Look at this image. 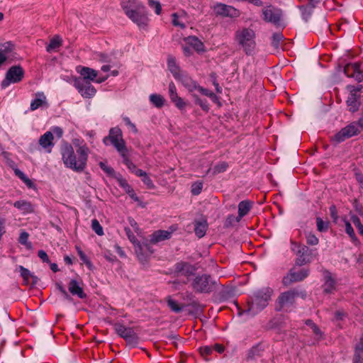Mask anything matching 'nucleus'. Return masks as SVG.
Masks as SVG:
<instances>
[{
	"mask_svg": "<svg viewBox=\"0 0 363 363\" xmlns=\"http://www.w3.org/2000/svg\"><path fill=\"white\" fill-rule=\"evenodd\" d=\"M273 294V289L269 287H264L257 291L249 305L247 312L255 315L263 310L269 303Z\"/></svg>",
	"mask_w": 363,
	"mask_h": 363,
	"instance_id": "2",
	"label": "nucleus"
},
{
	"mask_svg": "<svg viewBox=\"0 0 363 363\" xmlns=\"http://www.w3.org/2000/svg\"><path fill=\"white\" fill-rule=\"evenodd\" d=\"M91 228L98 235H104L103 228L96 219L91 220Z\"/></svg>",
	"mask_w": 363,
	"mask_h": 363,
	"instance_id": "44",
	"label": "nucleus"
},
{
	"mask_svg": "<svg viewBox=\"0 0 363 363\" xmlns=\"http://www.w3.org/2000/svg\"><path fill=\"white\" fill-rule=\"evenodd\" d=\"M114 329L117 334L124 339H130L133 336V330L130 328H127L122 324L116 323Z\"/></svg>",
	"mask_w": 363,
	"mask_h": 363,
	"instance_id": "26",
	"label": "nucleus"
},
{
	"mask_svg": "<svg viewBox=\"0 0 363 363\" xmlns=\"http://www.w3.org/2000/svg\"><path fill=\"white\" fill-rule=\"evenodd\" d=\"M344 72L347 77H353L358 82L363 81V74L359 63L347 65L344 68Z\"/></svg>",
	"mask_w": 363,
	"mask_h": 363,
	"instance_id": "16",
	"label": "nucleus"
},
{
	"mask_svg": "<svg viewBox=\"0 0 363 363\" xmlns=\"http://www.w3.org/2000/svg\"><path fill=\"white\" fill-rule=\"evenodd\" d=\"M216 16L222 17L237 18L240 16V11L232 6L222 3H216L211 6Z\"/></svg>",
	"mask_w": 363,
	"mask_h": 363,
	"instance_id": "7",
	"label": "nucleus"
},
{
	"mask_svg": "<svg viewBox=\"0 0 363 363\" xmlns=\"http://www.w3.org/2000/svg\"><path fill=\"white\" fill-rule=\"evenodd\" d=\"M306 238L308 245H316L318 243L317 237L311 233H307Z\"/></svg>",
	"mask_w": 363,
	"mask_h": 363,
	"instance_id": "54",
	"label": "nucleus"
},
{
	"mask_svg": "<svg viewBox=\"0 0 363 363\" xmlns=\"http://www.w3.org/2000/svg\"><path fill=\"white\" fill-rule=\"evenodd\" d=\"M121 6L126 16H128L136 9H141L143 4L138 0H122Z\"/></svg>",
	"mask_w": 363,
	"mask_h": 363,
	"instance_id": "20",
	"label": "nucleus"
},
{
	"mask_svg": "<svg viewBox=\"0 0 363 363\" xmlns=\"http://www.w3.org/2000/svg\"><path fill=\"white\" fill-rule=\"evenodd\" d=\"M345 231L349 235V236L350 237L353 242H356L357 240L354 231L351 224L348 221L345 222Z\"/></svg>",
	"mask_w": 363,
	"mask_h": 363,
	"instance_id": "46",
	"label": "nucleus"
},
{
	"mask_svg": "<svg viewBox=\"0 0 363 363\" xmlns=\"http://www.w3.org/2000/svg\"><path fill=\"white\" fill-rule=\"evenodd\" d=\"M74 86L84 98H92L96 93V89L90 82L86 81L84 79H76Z\"/></svg>",
	"mask_w": 363,
	"mask_h": 363,
	"instance_id": "9",
	"label": "nucleus"
},
{
	"mask_svg": "<svg viewBox=\"0 0 363 363\" xmlns=\"http://www.w3.org/2000/svg\"><path fill=\"white\" fill-rule=\"evenodd\" d=\"M363 130V118L358 122H354L346 127L342 128L337 133H336L333 140L337 143H340L352 136H354L362 132Z\"/></svg>",
	"mask_w": 363,
	"mask_h": 363,
	"instance_id": "4",
	"label": "nucleus"
},
{
	"mask_svg": "<svg viewBox=\"0 0 363 363\" xmlns=\"http://www.w3.org/2000/svg\"><path fill=\"white\" fill-rule=\"evenodd\" d=\"M260 355V351L258 347H252L247 354L246 359L247 361H252L255 359L257 357Z\"/></svg>",
	"mask_w": 363,
	"mask_h": 363,
	"instance_id": "42",
	"label": "nucleus"
},
{
	"mask_svg": "<svg viewBox=\"0 0 363 363\" xmlns=\"http://www.w3.org/2000/svg\"><path fill=\"white\" fill-rule=\"evenodd\" d=\"M363 353V337L356 345L354 359H361V354Z\"/></svg>",
	"mask_w": 363,
	"mask_h": 363,
	"instance_id": "47",
	"label": "nucleus"
},
{
	"mask_svg": "<svg viewBox=\"0 0 363 363\" xmlns=\"http://www.w3.org/2000/svg\"><path fill=\"white\" fill-rule=\"evenodd\" d=\"M192 96L194 99L195 103L199 105L203 111H208L209 110V106L206 100H202L195 94H193Z\"/></svg>",
	"mask_w": 363,
	"mask_h": 363,
	"instance_id": "41",
	"label": "nucleus"
},
{
	"mask_svg": "<svg viewBox=\"0 0 363 363\" xmlns=\"http://www.w3.org/2000/svg\"><path fill=\"white\" fill-rule=\"evenodd\" d=\"M72 144L76 147V150L79 149V147H84L89 152V150L88 147L86 146V145L85 143H84V142L82 140H81L80 139H78V138L74 139L72 140Z\"/></svg>",
	"mask_w": 363,
	"mask_h": 363,
	"instance_id": "59",
	"label": "nucleus"
},
{
	"mask_svg": "<svg viewBox=\"0 0 363 363\" xmlns=\"http://www.w3.org/2000/svg\"><path fill=\"white\" fill-rule=\"evenodd\" d=\"M29 235L26 232H22L19 236L18 241L21 245H23L28 249H30L32 247L31 243L28 242Z\"/></svg>",
	"mask_w": 363,
	"mask_h": 363,
	"instance_id": "40",
	"label": "nucleus"
},
{
	"mask_svg": "<svg viewBox=\"0 0 363 363\" xmlns=\"http://www.w3.org/2000/svg\"><path fill=\"white\" fill-rule=\"evenodd\" d=\"M325 283L323 285V291L326 294H330L335 290V281L332 275L327 272L324 277Z\"/></svg>",
	"mask_w": 363,
	"mask_h": 363,
	"instance_id": "28",
	"label": "nucleus"
},
{
	"mask_svg": "<svg viewBox=\"0 0 363 363\" xmlns=\"http://www.w3.org/2000/svg\"><path fill=\"white\" fill-rule=\"evenodd\" d=\"M14 206L22 211L23 213H29L33 211V205L26 201H18L14 203Z\"/></svg>",
	"mask_w": 363,
	"mask_h": 363,
	"instance_id": "32",
	"label": "nucleus"
},
{
	"mask_svg": "<svg viewBox=\"0 0 363 363\" xmlns=\"http://www.w3.org/2000/svg\"><path fill=\"white\" fill-rule=\"evenodd\" d=\"M316 224L319 231H325L328 229V225L320 218L316 219Z\"/></svg>",
	"mask_w": 363,
	"mask_h": 363,
	"instance_id": "58",
	"label": "nucleus"
},
{
	"mask_svg": "<svg viewBox=\"0 0 363 363\" xmlns=\"http://www.w3.org/2000/svg\"><path fill=\"white\" fill-rule=\"evenodd\" d=\"M203 189V184L201 182H195L191 185V193L194 195H199Z\"/></svg>",
	"mask_w": 363,
	"mask_h": 363,
	"instance_id": "52",
	"label": "nucleus"
},
{
	"mask_svg": "<svg viewBox=\"0 0 363 363\" xmlns=\"http://www.w3.org/2000/svg\"><path fill=\"white\" fill-rule=\"evenodd\" d=\"M228 168V164L225 162H220L215 165L213 169V174H218L225 172Z\"/></svg>",
	"mask_w": 363,
	"mask_h": 363,
	"instance_id": "45",
	"label": "nucleus"
},
{
	"mask_svg": "<svg viewBox=\"0 0 363 363\" xmlns=\"http://www.w3.org/2000/svg\"><path fill=\"white\" fill-rule=\"evenodd\" d=\"M128 222H129V224L134 228L135 231L137 233H140V228H139L136 221L133 218H128Z\"/></svg>",
	"mask_w": 363,
	"mask_h": 363,
	"instance_id": "64",
	"label": "nucleus"
},
{
	"mask_svg": "<svg viewBox=\"0 0 363 363\" xmlns=\"http://www.w3.org/2000/svg\"><path fill=\"white\" fill-rule=\"evenodd\" d=\"M133 22L136 23L140 28L145 29L147 28L149 18L147 16V13L145 10V7L139 9H136L135 12H133L130 15L127 16Z\"/></svg>",
	"mask_w": 363,
	"mask_h": 363,
	"instance_id": "11",
	"label": "nucleus"
},
{
	"mask_svg": "<svg viewBox=\"0 0 363 363\" xmlns=\"http://www.w3.org/2000/svg\"><path fill=\"white\" fill-rule=\"evenodd\" d=\"M123 121L125 122V125L128 127V128L133 131L134 133H138V129L134 123H133L130 118L128 117H124L123 118Z\"/></svg>",
	"mask_w": 363,
	"mask_h": 363,
	"instance_id": "56",
	"label": "nucleus"
},
{
	"mask_svg": "<svg viewBox=\"0 0 363 363\" xmlns=\"http://www.w3.org/2000/svg\"><path fill=\"white\" fill-rule=\"evenodd\" d=\"M82 286V281H77L76 279H72L69 283L68 289L72 295L77 296L79 298H84L86 297V295L84 292Z\"/></svg>",
	"mask_w": 363,
	"mask_h": 363,
	"instance_id": "19",
	"label": "nucleus"
},
{
	"mask_svg": "<svg viewBox=\"0 0 363 363\" xmlns=\"http://www.w3.org/2000/svg\"><path fill=\"white\" fill-rule=\"evenodd\" d=\"M179 80L182 84L189 90V91L192 92L194 90H196L198 85L197 84L191 79V77L188 76L185 72L182 73L180 75V79H177Z\"/></svg>",
	"mask_w": 363,
	"mask_h": 363,
	"instance_id": "25",
	"label": "nucleus"
},
{
	"mask_svg": "<svg viewBox=\"0 0 363 363\" xmlns=\"http://www.w3.org/2000/svg\"><path fill=\"white\" fill-rule=\"evenodd\" d=\"M18 269L21 277L23 278L24 282L26 284H29L30 279H32L33 284H35L38 282L37 277L33 275L28 269L23 267V266H19Z\"/></svg>",
	"mask_w": 363,
	"mask_h": 363,
	"instance_id": "31",
	"label": "nucleus"
},
{
	"mask_svg": "<svg viewBox=\"0 0 363 363\" xmlns=\"http://www.w3.org/2000/svg\"><path fill=\"white\" fill-rule=\"evenodd\" d=\"M171 101L174 104L175 106L180 110L184 109L186 106V103L179 96Z\"/></svg>",
	"mask_w": 363,
	"mask_h": 363,
	"instance_id": "49",
	"label": "nucleus"
},
{
	"mask_svg": "<svg viewBox=\"0 0 363 363\" xmlns=\"http://www.w3.org/2000/svg\"><path fill=\"white\" fill-rule=\"evenodd\" d=\"M38 255L43 260V262H47V263L50 262L49 257L45 251H43V250L38 251Z\"/></svg>",
	"mask_w": 363,
	"mask_h": 363,
	"instance_id": "62",
	"label": "nucleus"
},
{
	"mask_svg": "<svg viewBox=\"0 0 363 363\" xmlns=\"http://www.w3.org/2000/svg\"><path fill=\"white\" fill-rule=\"evenodd\" d=\"M351 220L358 229L359 234L363 236V225L361 223L360 219L357 216H352Z\"/></svg>",
	"mask_w": 363,
	"mask_h": 363,
	"instance_id": "48",
	"label": "nucleus"
},
{
	"mask_svg": "<svg viewBox=\"0 0 363 363\" xmlns=\"http://www.w3.org/2000/svg\"><path fill=\"white\" fill-rule=\"evenodd\" d=\"M80 74L82 77L80 79H84L86 81H95L97 83H101L108 79V75H106L103 77L96 79L98 76V72L89 67H82L80 71Z\"/></svg>",
	"mask_w": 363,
	"mask_h": 363,
	"instance_id": "14",
	"label": "nucleus"
},
{
	"mask_svg": "<svg viewBox=\"0 0 363 363\" xmlns=\"http://www.w3.org/2000/svg\"><path fill=\"white\" fill-rule=\"evenodd\" d=\"M208 228L206 220L196 221L195 223L194 231L196 235L199 238L205 235Z\"/></svg>",
	"mask_w": 363,
	"mask_h": 363,
	"instance_id": "34",
	"label": "nucleus"
},
{
	"mask_svg": "<svg viewBox=\"0 0 363 363\" xmlns=\"http://www.w3.org/2000/svg\"><path fill=\"white\" fill-rule=\"evenodd\" d=\"M191 285L193 289L199 293H209L213 289V285L210 281V277L206 274L195 277Z\"/></svg>",
	"mask_w": 363,
	"mask_h": 363,
	"instance_id": "10",
	"label": "nucleus"
},
{
	"mask_svg": "<svg viewBox=\"0 0 363 363\" xmlns=\"http://www.w3.org/2000/svg\"><path fill=\"white\" fill-rule=\"evenodd\" d=\"M308 275V270L306 269H301L298 271L294 269L290 272L283 278V284L285 286H289L294 282L300 281L303 280Z\"/></svg>",
	"mask_w": 363,
	"mask_h": 363,
	"instance_id": "12",
	"label": "nucleus"
},
{
	"mask_svg": "<svg viewBox=\"0 0 363 363\" xmlns=\"http://www.w3.org/2000/svg\"><path fill=\"white\" fill-rule=\"evenodd\" d=\"M262 16L264 21L277 25L281 21L282 12L279 9L270 4L263 7Z\"/></svg>",
	"mask_w": 363,
	"mask_h": 363,
	"instance_id": "6",
	"label": "nucleus"
},
{
	"mask_svg": "<svg viewBox=\"0 0 363 363\" xmlns=\"http://www.w3.org/2000/svg\"><path fill=\"white\" fill-rule=\"evenodd\" d=\"M13 50V45L9 42L6 43L0 48V65H2L9 57Z\"/></svg>",
	"mask_w": 363,
	"mask_h": 363,
	"instance_id": "29",
	"label": "nucleus"
},
{
	"mask_svg": "<svg viewBox=\"0 0 363 363\" xmlns=\"http://www.w3.org/2000/svg\"><path fill=\"white\" fill-rule=\"evenodd\" d=\"M350 89V94L347 100V104L349 110L352 112L357 111L359 101L358 100L359 96L357 93L360 91V88H355L353 86H348Z\"/></svg>",
	"mask_w": 363,
	"mask_h": 363,
	"instance_id": "15",
	"label": "nucleus"
},
{
	"mask_svg": "<svg viewBox=\"0 0 363 363\" xmlns=\"http://www.w3.org/2000/svg\"><path fill=\"white\" fill-rule=\"evenodd\" d=\"M172 231L159 230L154 232L151 236L150 241L152 243H157L165 240H168L171 238Z\"/></svg>",
	"mask_w": 363,
	"mask_h": 363,
	"instance_id": "23",
	"label": "nucleus"
},
{
	"mask_svg": "<svg viewBox=\"0 0 363 363\" xmlns=\"http://www.w3.org/2000/svg\"><path fill=\"white\" fill-rule=\"evenodd\" d=\"M142 181L143 182V183L147 186V188L149 189H153L155 187L154 186V184L152 182V181L151 180V179L147 176V174H145L143 177H142Z\"/></svg>",
	"mask_w": 363,
	"mask_h": 363,
	"instance_id": "60",
	"label": "nucleus"
},
{
	"mask_svg": "<svg viewBox=\"0 0 363 363\" xmlns=\"http://www.w3.org/2000/svg\"><path fill=\"white\" fill-rule=\"evenodd\" d=\"M117 181L119 186H121L132 199H135V201L138 200V197L136 196V194H135L133 189L131 188V186L128 184V183L125 179L119 177L118 178Z\"/></svg>",
	"mask_w": 363,
	"mask_h": 363,
	"instance_id": "33",
	"label": "nucleus"
},
{
	"mask_svg": "<svg viewBox=\"0 0 363 363\" xmlns=\"http://www.w3.org/2000/svg\"><path fill=\"white\" fill-rule=\"evenodd\" d=\"M62 45V39L60 36L56 35L51 39L50 44L47 46L46 50L48 52H52L60 48Z\"/></svg>",
	"mask_w": 363,
	"mask_h": 363,
	"instance_id": "36",
	"label": "nucleus"
},
{
	"mask_svg": "<svg viewBox=\"0 0 363 363\" xmlns=\"http://www.w3.org/2000/svg\"><path fill=\"white\" fill-rule=\"evenodd\" d=\"M53 140L54 136L52 133L51 131H47L39 138V145L46 152L50 153L54 146Z\"/></svg>",
	"mask_w": 363,
	"mask_h": 363,
	"instance_id": "18",
	"label": "nucleus"
},
{
	"mask_svg": "<svg viewBox=\"0 0 363 363\" xmlns=\"http://www.w3.org/2000/svg\"><path fill=\"white\" fill-rule=\"evenodd\" d=\"M235 39L246 54H251L255 48V33L251 28H242L235 33Z\"/></svg>",
	"mask_w": 363,
	"mask_h": 363,
	"instance_id": "3",
	"label": "nucleus"
},
{
	"mask_svg": "<svg viewBox=\"0 0 363 363\" xmlns=\"http://www.w3.org/2000/svg\"><path fill=\"white\" fill-rule=\"evenodd\" d=\"M297 295L298 292L296 290H290L281 294L277 301V309L281 310L284 307L292 305Z\"/></svg>",
	"mask_w": 363,
	"mask_h": 363,
	"instance_id": "13",
	"label": "nucleus"
},
{
	"mask_svg": "<svg viewBox=\"0 0 363 363\" xmlns=\"http://www.w3.org/2000/svg\"><path fill=\"white\" fill-rule=\"evenodd\" d=\"M135 250L138 257L141 262L145 261L146 257L150 255L152 253V251L150 250V247L148 245H142L140 242L137 243L135 246Z\"/></svg>",
	"mask_w": 363,
	"mask_h": 363,
	"instance_id": "22",
	"label": "nucleus"
},
{
	"mask_svg": "<svg viewBox=\"0 0 363 363\" xmlns=\"http://www.w3.org/2000/svg\"><path fill=\"white\" fill-rule=\"evenodd\" d=\"M284 36L281 33H274L272 35V45L277 48L279 42L283 39Z\"/></svg>",
	"mask_w": 363,
	"mask_h": 363,
	"instance_id": "55",
	"label": "nucleus"
},
{
	"mask_svg": "<svg viewBox=\"0 0 363 363\" xmlns=\"http://www.w3.org/2000/svg\"><path fill=\"white\" fill-rule=\"evenodd\" d=\"M167 305L171 308L172 311L176 313H179L182 311V307H180L178 304V303L171 298L170 297H168L167 299Z\"/></svg>",
	"mask_w": 363,
	"mask_h": 363,
	"instance_id": "43",
	"label": "nucleus"
},
{
	"mask_svg": "<svg viewBox=\"0 0 363 363\" xmlns=\"http://www.w3.org/2000/svg\"><path fill=\"white\" fill-rule=\"evenodd\" d=\"M61 154L65 165L75 172H82L88 160L89 151L84 147L77 149V157L72 146L65 143L62 146Z\"/></svg>",
	"mask_w": 363,
	"mask_h": 363,
	"instance_id": "1",
	"label": "nucleus"
},
{
	"mask_svg": "<svg viewBox=\"0 0 363 363\" xmlns=\"http://www.w3.org/2000/svg\"><path fill=\"white\" fill-rule=\"evenodd\" d=\"M172 23L175 26H179L182 28H185L184 22L182 21V18L179 17L177 13L172 14Z\"/></svg>",
	"mask_w": 363,
	"mask_h": 363,
	"instance_id": "50",
	"label": "nucleus"
},
{
	"mask_svg": "<svg viewBox=\"0 0 363 363\" xmlns=\"http://www.w3.org/2000/svg\"><path fill=\"white\" fill-rule=\"evenodd\" d=\"M186 45L192 47L197 52L203 50V45L202 42L195 36H189L184 40Z\"/></svg>",
	"mask_w": 363,
	"mask_h": 363,
	"instance_id": "30",
	"label": "nucleus"
},
{
	"mask_svg": "<svg viewBox=\"0 0 363 363\" xmlns=\"http://www.w3.org/2000/svg\"><path fill=\"white\" fill-rule=\"evenodd\" d=\"M125 231L129 240L135 246L138 242L137 241L133 233L131 232L130 229L128 228H125Z\"/></svg>",
	"mask_w": 363,
	"mask_h": 363,
	"instance_id": "57",
	"label": "nucleus"
},
{
	"mask_svg": "<svg viewBox=\"0 0 363 363\" xmlns=\"http://www.w3.org/2000/svg\"><path fill=\"white\" fill-rule=\"evenodd\" d=\"M306 325L311 328V330L313 333L316 340H318L322 337V333H321L320 330L318 328V326L314 323H313L311 320H308L306 321Z\"/></svg>",
	"mask_w": 363,
	"mask_h": 363,
	"instance_id": "38",
	"label": "nucleus"
},
{
	"mask_svg": "<svg viewBox=\"0 0 363 363\" xmlns=\"http://www.w3.org/2000/svg\"><path fill=\"white\" fill-rule=\"evenodd\" d=\"M100 167L108 174L112 175L114 172L113 169L108 167L107 164H106L104 162H101L99 163Z\"/></svg>",
	"mask_w": 363,
	"mask_h": 363,
	"instance_id": "61",
	"label": "nucleus"
},
{
	"mask_svg": "<svg viewBox=\"0 0 363 363\" xmlns=\"http://www.w3.org/2000/svg\"><path fill=\"white\" fill-rule=\"evenodd\" d=\"M168 91L171 100L178 96L176 86L173 82L169 84Z\"/></svg>",
	"mask_w": 363,
	"mask_h": 363,
	"instance_id": "51",
	"label": "nucleus"
},
{
	"mask_svg": "<svg viewBox=\"0 0 363 363\" xmlns=\"http://www.w3.org/2000/svg\"><path fill=\"white\" fill-rule=\"evenodd\" d=\"M291 249L293 252H296L297 255H303L304 252L306 251V247L303 245H301L298 243L291 241Z\"/></svg>",
	"mask_w": 363,
	"mask_h": 363,
	"instance_id": "39",
	"label": "nucleus"
},
{
	"mask_svg": "<svg viewBox=\"0 0 363 363\" xmlns=\"http://www.w3.org/2000/svg\"><path fill=\"white\" fill-rule=\"evenodd\" d=\"M196 89L203 95L209 97L213 102L220 105L218 97L213 92L199 85Z\"/></svg>",
	"mask_w": 363,
	"mask_h": 363,
	"instance_id": "35",
	"label": "nucleus"
},
{
	"mask_svg": "<svg viewBox=\"0 0 363 363\" xmlns=\"http://www.w3.org/2000/svg\"><path fill=\"white\" fill-rule=\"evenodd\" d=\"M109 139L112 145L116 148V150L121 153L122 156H125L126 154V147L125 142L122 138V132L118 128H113L110 130L108 137L104 139V143L106 144V140Z\"/></svg>",
	"mask_w": 363,
	"mask_h": 363,
	"instance_id": "5",
	"label": "nucleus"
},
{
	"mask_svg": "<svg viewBox=\"0 0 363 363\" xmlns=\"http://www.w3.org/2000/svg\"><path fill=\"white\" fill-rule=\"evenodd\" d=\"M24 72L20 66L11 67L6 74V78L1 82L3 88L7 87L11 83L19 82L23 77Z\"/></svg>",
	"mask_w": 363,
	"mask_h": 363,
	"instance_id": "8",
	"label": "nucleus"
},
{
	"mask_svg": "<svg viewBox=\"0 0 363 363\" xmlns=\"http://www.w3.org/2000/svg\"><path fill=\"white\" fill-rule=\"evenodd\" d=\"M252 202H251L248 200L242 201L241 202L239 203V204H238V216L236 218L237 222H239L240 220L243 216H245V215H247L249 213V211L252 208Z\"/></svg>",
	"mask_w": 363,
	"mask_h": 363,
	"instance_id": "24",
	"label": "nucleus"
},
{
	"mask_svg": "<svg viewBox=\"0 0 363 363\" xmlns=\"http://www.w3.org/2000/svg\"><path fill=\"white\" fill-rule=\"evenodd\" d=\"M149 6L155 9V13L159 15L161 13V5L160 2L155 0H148Z\"/></svg>",
	"mask_w": 363,
	"mask_h": 363,
	"instance_id": "53",
	"label": "nucleus"
},
{
	"mask_svg": "<svg viewBox=\"0 0 363 363\" xmlns=\"http://www.w3.org/2000/svg\"><path fill=\"white\" fill-rule=\"evenodd\" d=\"M167 65L169 71L174 75L175 79H180V75L184 72L180 70L179 67L177 65L176 62V60L172 56H169L167 59Z\"/></svg>",
	"mask_w": 363,
	"mask_h": 363,
	"instance_id": "27",
	"label": "nucleus"
},
{
	"mask_svg": "<svg viewBox=\"0 0 363 363\" xmlns=\"http://www.w3.org/2000/svg\"><path fill=\"white\" fill-rule=\"evenodd\" d=\"M196 269L194 266L186 262H179L175 265V272L177 276H184L187 278L193 275Z\"/></svg>",
	"mask_w": 363,
	"mask_h": 363,
	"instance_id": "17",
	"label": "nucleus"
},
{
	"mask_svg": "<svg viewBox=\"0 0 363 363\" xmlns=\"http://www.w3.org/2000/svg\"><path fill=\"white\" fill-rule=\"evenodd\" d=\"M150 101L157 108L162 107L165 101L164 98L162 96L157 94H151L150 96Z\"/></svg>",
	"mask_w": 363,
	"mask_h": 363,
	"instance_id": "37",
	"label": "nucleus"
},
{
	"mask_svg": "<svg viewBox=\"0 0 363 363\" xmlns=\"http://www.w3.org/2000/svg\"><path fill=\"white\" fill-rule=\"evenodd\" d=\"M47 99L44 93L38 92L35 94V99L30 103V109L35 111L40 107H48Z\"/></svg>",
	"mask_w": 363,
	"mask_h": 363,
	"instance_id": "21",
	"label": "nucleus"
},
{
	"mask_svg": "<svg viewBox=\"0 0 363 363\" xmlns=\"http://www.w3.org/2000/svg\"><path fill=\"white\" fill-rule=\"evenodd\" d=\"M213 351V348L210 346H204V347H202L200 348V352H201V354L204 356V355H208L209 354H211Z\"/></svg>",
	"mask_w": 363,
	"mask_h": 363,
	"instance_id": "63",
	"label": "nucleus"
}]
</instances>
